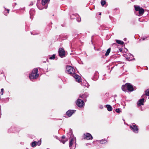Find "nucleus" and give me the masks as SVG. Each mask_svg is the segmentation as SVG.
Instances as JSON below:
<instances>
[{"mask_svg":"<svg viewBox=\"0 0 149 149\" xmlns=\"http://www.w3.org/2000/svg\"><path fill=\"white\" fill-rule=\"evenodd\" d=\"M103 107L102 105H101L100 106V108L101 109H102L103 108Z\"/></svg>","mask_w":149,"mask_h":149,"instance_id":"27","label":"nucleus"},{"mask_svg":"<svg viewBox=\"0 0 149 149\" xmlns=\"http://www.w3.org/2000/svg\"><path fill=\"white\" fill-rule=\"evenodd\" d=\"M1 93H2L1 95H2L3 94V88L1 89Z\"/></svg>","mask_w":149,"mask_h":149,"instance_id":"25","label":"nucleus"},{"mask_svg":"<svg viewBox=\"0 0 149 149\" xmlns=\"http://www.w3.org/2000/svg\"><path fill=\"white\" fill-rule=\"evenodd\" d=\"M36 145L40 146L41 144V141H38V142H36Z\"/></svg>","mask_w":149,"mask_h":149,"instance_id":"22","label":"nucleus"},{"mask_svg":"<svg viewBox=\"0 0 149 149\" xmlns=\"http://www.w3.org/2000/svg\"><path fill=\"white\" fill-rule=\"evenodd\" d=\"M73 139H72L69 142V146L70 147H71L72 146L73 144Z\"/></svg>","mask_w":149,"mask_h":149,"instance_id":"17","label":"nucleus"},{"mask_svg":"<svg viewBox=\"0 0 149 149\" xmlns=\"http://www.w3.org/2000/svg\"><path fill=\"white\" fill-rule=\"evenodd\" d=\"M55 55L54 54H53L52 56L50 57H49V58L50 59H54L55 58Z\"/></svg>","mask_w":149,"mask_h":149,"instance_id":"23","label":"nucleus"},{"mask_svg":"<svg viewBox=\"0 0 149 149\" xmlns=\"http://www.w3.org/2000/svg\"><path fill=\"white\" fill-rule=\"evenodd\" d=\"M138 11L140 14H143L144 13V10L142 8H141Z\"/></svg>","mask_w":149,"mask_h":149,"instance_id":"13","label":"nucleus"},{"mask_svg":"<svg viewBox=\"0 0 149 149\" xmlns=\"http://www.w3.org/2000/svg\"><path fill=\"white\" fill-rule=\"evenodd\" d=\"M101 3L102 6H103L105 4L106 2L104 0H102L101 2Z\"/></svg>","mask_w":149,"mask_h":149,"instance_id":"18","label":"nucleus"},{"mask_svg":"<svg viewBox=\"0 0 149 149\" xmlns=\"http://www.w3.org/2000/svg\"><path fill=\"white\" fill-rule=\"evenodd\" d=\"M48 0H42V4L43 6H44L47 2Z\"/></svg>","mask_w":149,"mask_h":149,"instance_id":"12","label":"nucleus"},{"mask_svg":"<svg viewBox=\"0 0 149 149\" xmlns=\"http://www.w3.org/2000/svg\"><path fill=\"white\" fill-rule=\"evenodd\" d=\"M145 95L147 96H149V89H148L146 91Z\"/></svg>","mask_w":149,"mask_h":149,"instance_id":"20","label":"nucleus"},{"mask_svg":"<svg viewBox=\"0 0 149 149\" xmlns=\"http://www.w3.org/2000/svg\"><path fill=\"white\" fill-rule=\"evenodd\" d=\"M58 53L59 56L61 58L63 57L65 55V53L64 49L62 48L59 49Z\"/></svg>","mask_w":149,"mask_h":149,"instance_id":"5","label":"nucleus"},{"mask_svg":"<svg viewBox=\"0 0 149 149\" xmlns=\"http://www.w3.org/2000/svg\"><path fill=\"white\" fill-rule=\"evenodd\" d=\"M101 13H100V14H99V15H101Z\"/></svg>","mask_w":149,"mask_h":149,"instance_id":"35","label":"nucleus"},{"mask_svg":"<svg viewBox=\"0 0 149 149\" xmlns=\"http://www.w3.org/2000/svg\"><path fill=\"white\" fill-rule=\"evenodd\" d=\"M110 52V48H109V49H108L107 51V52L105 54V55L106 56H107L108 55H109V53Z\"/></svg>","mask_w":149,"mask_h":149,"instance_id":"16","label":"nucleus"},{"mask_svg":"<svg viewBox=\"0 0 149 149\" xmlns=\"http://www.w3.org/2000/svg\"><path fill=\"white\" fill-rule=\"evenodd\" d=\"M74 113V111L72 110H69L66 113V114L67 115H68V116L70 117L73 114V113Z\"/></svg>","mask_w":149,"mask_h":149,"instance_id":"9","label":"nucleus"},{"mask_svg":"<svg viewBox=\"0 0 149 149\" xmlns=\"http://www.w3.org/2000/svg\"><path fill=\"white\" fill-rule=\"evenodd\" d=\"M7 11H8V13H9V10L8 9V10H7Z\"/></svg>","mask_w":149,"mask_h":149,"instance_id":"31","label":"nucleus"},{"mask_svg":"<svg viewBox=\"0 0 149 149\" xmlns=\"http://www.w3.org/2000/svg\"><path fill=\"white\" fill-rule=\"evenodd\" d=\"M39 9L40 10H42L43 8H39Z\"/></svg>","mask_w":149,"mask_h":149,"instance_id":"30","label":"nucleus"},{"mask_svg":"<svg viewBox=\"0 0 149 149\" xmlns=\"http://www.w3.org/2000/svg\"><path fill=\"white\" fill-rule=\"evenodd\" d=\"M66 72L69 74H72V76L75 79L76 81L79 83L81 82V77L79 75L74 73L75 70L70 66H67L66 67Z\"/></svg>","mask_w":149,"mask_h":149,"instance_id":"1","label":"nucleus"},{"mask_svg":"<svg viewBox=\"0 0 149 149\" xmlns=\"http://www.w3.org/2000/svg\"><path fill=\"white\" fill-rule=\"evenodd\" d=\"M47 8V7H45V8L46 9V8Z\"/></svg>","mask_w":149,"mask_h":149,"instance_id":"34","label":"nucleus"},{"mask_svg":"<svg viewBox=\"0 0 149 149\" xmlns=\"http://www.w3.org/2000/svg\"><path fill=\"white\" fill-rule=\"evenodd\" d=\"M145 39V38H143V40H144Z\"/></svg>","mask_w":149,"mask_h":149,"instance_id":"32","label":"nucleus"},{"mask_svg":"<svg viewBox=\"0 0 149 149\" xmlns=\"http://www.w3.org/2000/svg\"><path fill=\"white\" fill-rule=\"evenodd\" d=\"M116 112L118 113H119L121 112V111L119 109H117L116 110Z\"/></svg>","mask_w":149,"mask_h":149,"instance_id":"24","label":"nucleus"},{"mask_svg":"<svg viewBox=\"0 0 149 149\" xmlns=\"http://www.w3.org/2000/svg\"><path fill=\"white\" fill-rule=\"evenodd\" d=\"M79 97H80L81 98H84V96L83 95H80L79 96Z\"/></svg>","mask_w":149,"mask_h":149,"instance_id":"28","label":"nucleus"},{"mask_svg":"<svg viewBox=\"0 0 149 149\" xmlns=\"http://www.w3.org/2000/svg\"><path fill=\"white\" fill-rule=\"evenodd\" d=\"M36 145V141L33 142L32 143V146L33 147L35 146Z\"/></svg>","mask_w":149,"mask_h":149,"instance_id":"21","label":"nucleus"},{"mask_svg":"<svg viewBox=\"0 0 149 149\" xmlns=\"http://www.w3.org/2000/svg\"><path fill=\"white\" fill-rule=\"evenodd\" d=\"M107 141L104 140H102L100 141V142L102 144L105 143Z\"/></svg>","mask_w":149,"mask_h":149,"instance_id":"19","label":"nucleus"},{"mask_svg":"<svg viewBox=\"0 0 149 149\" xmlns=\"http://www.w3.org/2000/svg\"><path fill=\"white\" fill-rule=\"evenodd\" d=\"M106 107L107 109V110L109 111H111L112 110V108L111 106V105H106Z\"/></svg>","mask_w":149,"mask_h":149,"instance_id":"11","label":"nucleus"},{"mask_svg":"<svg viewBox=\"0 0 149 149\" xmlns=\"http://www.w3.org/2000/svg\"><path fill=\"white\" fill-rule=\"evenodd\" d=\"M144 99L143 98L140 99L138 101L137 104L138 106H140L143 104L144 102Z\"/></svg>","mask_w":149,"mask_h":149,"instance_id":"8","label":"nucleus"},{"mask_svg":"<svg viewBox=\"0 0 149 149\" xmlns=\"http://www.w3.org/2000/svg\"><path fill=\"white\" fill-rule=\"evenodd\" d=\"M127 89V83L125 84L124 85L122 86V89L123 91H126Z\"/></svg>","mask_w":149,"mask_h":149,"instance_id":"10","label":"nucleus"},{"mask_svg":"<svg viewBox=\"0 0 149 149\" xmlns=\"http://www.w3.org/2000/svg\"><path fill=\"white\" fill-rule=\"evenodd\" d=\"M131 129L135 133H137L139 129L138 127L134 123L130 126Z\"/></svg>","mask_w":149,"mask_h":149,"instance_id":"3","label":"nucleus"},{"mask_svg":"<svg viewBox=\"0 0 149 149\" xmlns=\"http://www.w3.org/2000/svg\"><path fill=\"white\" fill-rule=\"evenodd\" d=\"M119 50H120V52H121V51H122V49H120Z\"/></svg>","mask_w":149,"mask_h":149,"instance_id":"33","label":"nucleus"},{"mask_svg":"<svg viewBox=\"0 0 149 149\" xmlns=\"http://www.w3.org/2000/svg\"><path fill=\"white\" fill-rule=\"evenodd\" d=\"M76 104L79 107H82L84 105V102L81 99H78L77 101Z\"/></svg>","mask_w":149,"mask_h":149,"instance_id":"4","label":"nucleus"},{"mask_svg":"<svg viewBox=\"0 0 149 149\" xmlns=\"http://www.w3.org/2000/svg\"><path fill=\"white\" fill-rule=\"evenodd\" d=\"M38 70L37 68L33 69L32 72L30 74L29 76V78L31 80L37 78L39 75L38 74Z\"/></svg>","mask_w":149,"mask_h":149,"instance_id":"2","label":"nucleus"},{"mask_svg":"<svg viewBox=\"0 0 149 149\" xmlns=\"http://www.w3.org/2000/svg\"><path fill=\"white\" fill-rule=\"evenodd\" d=\"M84 139L86 140L92 139L93 137L91 134L89 133H86L84 134Z\"/></svg>","mask_w":149,"mask_h":149,"instance_id":"6","label":"nucleus"},{"mask_svg":"<svg viewBox=\"0 0 149 149\" xmlns=\"http://www.w3.org/2000/svg\"><path fill=\"white\" fill-rule=\"evenodd\" d=\"M65 136H62V138L63 139H64L65 138Z\"/></svg>","mask_w":149,"mask_h":149,"instance_id":"29","label":"nucleus"},{"mask_svg":"<svg viewBox=\"0 0 149 149\" xmlns=\"http://www.w3.org/2000/svg\"><path fill=\"white\" fill-rule=\"evenodd\" d=\"M134 8L135 10L136 11H138L139 10H140L141 8L139 6H134Z\"/></svg>","mask_w":149,"mask_h":149,"instance_id":"15","label":"nucleus"},{"mask_svg":"<svg viewBox=\"0 0 149 149\" xmlns=\"http://www.w3.org/2000/svg\"><path fill=\"white\" fill-rule=\"evenodd\" d=\"M127 90L130 91H132L134 90V89L132 85L130 83H127Z\"/></svg>","mask_w":149,"mask_h":149,"instance_id":"7","label":"nucleus"},{"mask_svg":"<svg viewBox=\"0 0 149 149\" xmlns=\"http://www.w3.org/2000/svg\"><path fill=\"white\" fill-rule=\"evenodd\" d=\"M66 141H67V140H66V141H64V140H62V141H61V142L62 143H63V144H64V143H65V142Z\"/></svg>","mask_w":149,"mask_h":149,"instance_id":"26","label":"nucleus"},{"mask_svg":"<svg viewBox=\"0 0 149 149\" xmlns=\"http://www.w3.org/2000/svg\"><path fill=\"white\" fill-rule=\"evenodd\" d=\"M116 42L118 44L123 45L124 43V42H123V41H121L120 40H116Z\"/></svg>","mask_w":149,"mask_h":149,"instance_id":"14","label":"nucleus"}]
</instances>
